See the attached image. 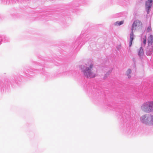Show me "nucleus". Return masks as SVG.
I'll return each mask as SVG.
<instances>
[{"mask_svg": "<svg viewBox=\"0 0 153 153\" xmlns=\"http://www.w3.org/2000/svg\"><path fill=\"white\" fill-rule=\"evenodd\" d=\"M94 66L91 62H88L85 66H81L83 74L87 78H91L95 77L97 74L93 70Z\"/></svg>", "mask_w": 153, "mask_h": 153, "instance_id": "1", "label": "nucleus"}, {"mask_svg": "<svg viewBox=\"0 0 153 153\" xmlns=\"http://www.w3.org/2000/svg\"><path fill=\"white\" fill-rule=\"evenodd\" d=\"M140 121L143 125L146 126H153V114L150 113L142 115L140 118Z\"/></svg>", "mask_w": 153, "mask_h": 153, "instance_id": "2", "label": "nucleus"}, {"mask_svg": "<svg viewBox=\"0 0 153 153\" xmlns=\"http://www.w3.org/2000/svg\"><path fill=\"white\" fill-rule=\"evenodd\" d=\"M142 27V24L141 21L139 20H136L133 23L131 28V32L130 33V40L129 42V46L130 47L132 44L133 40L134 39L133 30L137 28H140Z\"/></svg>", "mask_w": 153, "mask_h": 153, "instance_id": "3", "label": "nucleus"}, {"mask_svg": "<svg viewBox=\"0 0 153 153\" xmlns=\"http://www.w3.org/2000/svg\"><path fill=\"white\" fill-rule=\"evenodd\" d=\"M142 111L149 113L153 111V101H148L143 103L141 107Z\"/></svg>", "mask_w": 153, "mask_h": 153, "instance_id": "4", "label": "nucleus"}, {"mask_svg": "<svg viewBox=\"0 0 153 153\" xmlns=\"http://www.w3.org/2000/svg\"><path fill=\"white\" fill-rule=\"evenodd\" d=\"M153 51V36L150 35L148 38V46L146 53L148 55H150Z\"/></svg>", "mask_w": 153, "mask_h": 153, "instance_id": "5", "label": "nucleus"}, {"mask_svg": "<svg viewBox=\"0 0 153 153\" xmlns=\"http://www.w3.org/2000/svg\"><path fill=\"white\" fill-rule=\"evenodd\" d=\"M152 0H148L146 1V9L147 10L148 13L149 12V10L150 9L151 7L152 4Z\"/></svg>", "mask_w": 153, "mask_h": 153, "instance_id": "6", "label": "nucleus"}, {"mask_svg": "<svg viewBox=\"0 0 153 153\" xmlns=\"http://www.w3.org/2000/svg\"><path fill=\"white\" fill-rule=\"evenodd\" d=\"M131 70L130 69H128L126 72V74L128 76V78H130L131 77L130 74L131 73Z\"/></svg>", "mask_w": 153, "mask_h": 153, "instance_id": "7", "label": "nucleus"}, {"mask_svg": "<svg viewBox=\"0 0 153 153\" xmlns=\"http://www.w3.org/2000/svg\"><path fill=\"white\" fill-rule=\"evenodd\" d=\"M143 54V51L142 48L141 47L138 52V55L140 56H142Z\"/></svg>", "mask_w": 153, "mask_h": 153, "instance_id": "8", "label": "nucleus"}, {"mask_svg": "<svg viewBox=\"0 0 153 153\" xmlns=\"http://www.w3.org/2000/svg\"><path fill=\"white\" fill-rule=\"evenodd\" d=\"M124 23L123 21H121L120 22H117L115 23V25H120L123 24Z\"/></svg>", "mask_w": 153, "mask_h": 153, "instance_id": "9", "label": "nucleus"}, {"mask_svg": "<svg viewBox=\"0 0 153 153\" xmlns=\"http://www.w3.org/2000/svg\"><path fill=\"white\" fill-rule=\"evenodd\" d=\"M143 42L144 45H145L146 43V36H145L143 38Z\"/></svg>", "mask_w": 153, "mask_h": 153, "instance_id": "10", "label": "nucleus"}, {"mask_svg": "<svg viewBox=\"0 0 153 153\" xmlns=\"http://www.w3.org/2000/svg\"><path fill=\"white\" fill-rule=\"evenodd\" d=\"M151 30V26H149L147 29V31L148 32H149Z\"/></svg>", "mask_w": 153, "mask_h": 153, "instance_id": "11", "label": "nucleus"}]
</instances>
